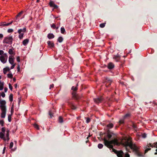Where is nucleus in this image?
Listing matches in <instances>:
<instances>
[{
  "label": "nucleus",
  "mask_w": 157,
  "mask_h": 157,
  "mask_svg": "<svg viewBox=\"0 0 157 157\" xmlns=\"http://www.w3.org/2000/svg\"><path fill=\"white\" fill-rule=\"evenodd\" d=\"M58 27H57V28H56V29H58Z\"/></svg>",
  "instance_id": "obj_62"
},
{
  "label": "nucleus",
  "mask_w": 157,
  "mask_h": 157,
  "mask_svg": "<svg viewBox=\"0 0 157 157\" xmlns=\"http://www.w3.org/2000/svg\"><path fill=\"white\" fill-rule=\"evenodd\" d=\"M9 130H7L6 131V136H5L4 133L2 132L0 133V137L3 139L5 140H9Z\"/></svg>",
  "instance_id": "obj_4"
},
{
  "label": "nucleus",
  "mask_w": 157,
  "mask_h": 157,
  "mask_svg": "<svg viewBox=\"0 0 157 157\" xmlns=\"http://www.w3.org/2000/svg\"><path fill=\"white\" fill-rule=\"evenodd\" d=\"M39 0H37V2H39Z\"/></svg>",
  "instance_id": "obj_57"
},
{
  "label": "nucleus",
  "mask_w": 157,
  "mask_h": 157,
  "mask_svg": "<svg viewBox=\"0 0 157 157\" xmlns=\"http://www.w3.org/2000/svg\"><path fill=\"white\" fill-rule=\"evenodd\" d=\"M103 147V145L102 144H99L98 145V147L100 149L102 148Z\"/></svg>",
  "instance_id": "obj_28"
},
{
  "label": "nucleus",
  "mask_w": 157,
  "mask_h": 157,
  "mask_svg": "<svg viewBox=\"0 0 157 157\" xmlns=\"http://www.w3.org/2000/svg\"><path fill=\"white\" fill-rule=\"evenodd\" d=\"M29 42V40L28 39H26L24 40L23 41V44L24 45H26Z\"/></svg>",
  "instance_id": "obj_17"
},
{
  "label": "nucleus",
  "mask_w": 157,
  "mask_h": 157,
  "mask_svg": "<svg viewBox=\"0 0 157 157\" xmlns=\"http://www.w3.org/2000/svg\"><path fill=\"white\" fill-rule=\"evenodd\" d=\"M1 94L0 93V97H1Z\"/></svg>",
  "instance_id": "obj_61"
},
{
  "label": "nucleus",
  "mask_w": 157,
  "mask_h": 157,
  "mask_svg": "<svg viewBox=\"0 0 157 157\" xmlns=\"http://www.w3.org/2000/svg\"><path fill=\"white\" fill-rule=\"evenodd\" d=\"M26 29L25 28L23 29H19L18 31V32L19 34V37L20 39H22L24 33L26 31Z\"/></svg>",
  "instance_id": "obj_8"
},
{
  "label": "nucleus",
  "mask_w": 157,
  "mask_h": 157,
  "mask_svg": "<svg viewBox=\"0 0 157 157\" xmlns=\"http://www.w3.org/2000/svg\"><path fill=\"white\" fill-rule=\"evenodd\" d=\"M157 147V142L154 143L152 145L151 144H149L147 146L145 147V153H147L149 150H150L151 149V148H150V147Z\"/></svg>",
  "instance_id": "obj_6"
},
{
  "label": "nucleus",
  "mask_w": 157,
  "mask_h": 157,
  "mask_svg": "<svg viewBox=\"0 0 157 157\" xmlns=\"http://www.w3.org/2000/svg\"><path fill=\"white\" fill-rule=\"evenodd\" d=\"M102 100V99L101 98L94 99V101L96 103H99L101 102Z\"/></svg>",
  "instance_id": "obj_12"
},
{
  "label": "nucleus",
  "mask_w": 157,
  "mask_h": 157,
  "mask_svg": "<svg viewBox=\"0 0 157 157\" xmlns=\"http://www.w3.org/2000/svg\"><path fill=\"white\" fill-rule=\"evenodd\" d=\"M59 122L60 123H62L63 122V119L61 117H60L59 119Z\"/></svg>",
  "instance_id": "obj_30"
},
{
  "label": "nucleus",
  "mask_w": 157,
  "mask_h": 157,
  "mask_svg": "<svg viewBox=\"0 0 157 157\" xmlns=\"http://www.w3.org/2000/svg\"><path fill=\"white\" fill-rule=\"evenodd\" d=\"M16 79L15 78H13V81H14V82L15 81H16Z\"/></svg>",
  "instance_id": "obj_54"
},
{
  "label": "nucleus",
  "mask_w": 157,
  "mask_h": 157,
  "mask_svg": "<svg viewBox=\"0 0 157 157\" xmlns=\"http://www.w3.org/2000/svg\"><path fill=\"white\" fill-rule=\"evenodd\" d=\"M17 87V84H15V88H16Z\"/></svg>",
  "instance_id": "obj_56"
},
{
  "label": "nucleus",
  "mask_w": 157,
  "mask_h": 157,
  "mask_svg": "<svg viewBox=\"0 0 157 157\" xmlns=\"http://www.w3.org/2000/svg\"><path fill=\"white\" fill-rule=\"evenodd\" d=\"M2 82H1L0 81V84H1V83H2Z\"/></svg>",
  "instance_id": "obj_60"
},
{
  "label": "nucleus",
  "mask_w": 157,
  "mask_h": 157,
  "mask_svg": "<svg viewBox=\"0 0 157 157\" xmlns=\"http://www.w3.org/2000/svg\"><path fill=\"white\" fill-rule=\"evenodd\" d=\"M114 67V65L113 64L111 63H109L108 65V68L109 69H111L113 68Z\"/></svg>",
  "instance_id": "obj_15"
},
{
  "label": "nucleus",
  "mask_w": 157,
  "mask_h": 157,
  "mask_svg": "<svg viewBox=\"0 0 157 157\" xmlns=\"http://www.w3.org/2000/svg\"><path fill=\"white\" fill-rule=\"evenodd\" d=\"M71 108L72 109H76V108L75 105H74L73 104H71Z\"/></svg>",
  "instance_id": "obj_29"
},
{
  "label": "nucleus",
  "mask_w": 157,
  "mask_h": 157,
  "mask_svg": "<svg viewBox=\"0 0 157 157\" xmlns=\"http://www.w3.org/2000/svg\"><path fill=\"white\" fill-rule=\"evenodd\" d=\"M121 144L125 147L127 151H129L128 149L130 148L134 151L138 156H143L139 151L138 147L135 144H133L132 143L130 138L126 137L123 139L121 140Z\"/></svg>",
  "instance_id": "obj_2"
},
{
  "label": "nucleus",
  "mask_w": 157,
  "mask_h": 157,
  "mask_svg": "<svg viewBox=\"0 0 157 157\" xmlns=\"http://www.w3.org/2000/svg\"><path fill=\"white\" fill-rule=\"evenodd\" d=\"M1 76H0V79L1 78Z\"/></svg>",
  "instance_id": "obj_59"
},
{
  "label": "nucleus",
  "mask_w": 157,
  "mask_h": 157,
  "mask_svg": "<svg viewBox=\"0 0 157 157\" xmlns=\"http://www.w3.org/2000/svg\"><path fill=\"white\" fill-rule=\"evenodd\" d=\"M54 87V85L52 84L50 85V89H51V88H53Z\"/></svg>",
  "instance_id": "obj_50"
},
{
  "label": "nucleus",
  "mask_w": 157,
  "mask_h": 157,
  "mask_svg": "<svg viewBox=\"0 0 157 157\" xmlns=\"http://www.w3.org/2000/svg\"><path fill=\"white\" fill-rule=\"evenodd\" d=\"M105 82L109 84V85H110L112 82V80L109 78H107Z\"/></svg>",
  "instance_id": "obj_19"
},
{
  "label": "nucleus",
  "mask_w": 157,
  "mask_h": 157,
  "mask_svg": "<svg viewBox=\"0 0 157 157\" xmlns=\"http://www.w3.org/2000/svg\"><path fill=\"white\" fill-rule=\"evenodd\" d=\"M61 32L62 33H64L65 32V29L63 27H61Z\"/></svg>",
  "instance_id": "obj_24"
},
{
  "label": "nucleus",
  "mask_w": 157,
  "mask_h": 157,
  "mask_svg": "<svg viewBox=\"0 0 157 157\" xmlns=\"http://www.w3.org/2000/svg\"><path fill=\"white\" fill-rule=\"evenodd\" d=\"M4 121L3 120H0V125H1L2 126H3L4 125Z\"/></svg>",
  "instance_id": "obj_32"
},
{
  "label": "nucleus",
  "mask_w": 157,
  "mask_h": 157,
  "mask_svg": "<svg viewBox=\"0 0 157 157\" xmlns=\"http://www.w3.org/2000/svg\"><path fill=\"white\" fill-rule=\"evenodd\" d=\"M7 88H5L4 89V91L5 92H6L7 91Z\"/></svg>",
  "instance_id": "obj_52"
},
{
  "label": "nucleus",
  "mask_w": 157,
  "mask_h": 157,
  "mask_svg": "<svg viewBox=\"0 0 157 157\" xmlns=\"http://www.w3.org/2000/svg\"><path fill=\"white\" fill-rule=\"evenodd\" d=\"M129 116V114H127L124 116L123 119H120L119 121V123H120V124H121L123 123L124 122V119L126 117L128 116Z\"/></svg>",
  "instance_id": "obj_11"
},
{
  "label": "nucleus",
  "mask_w": 157,
  "mask_h": 157,
  "mask_svg": "<svg viewBox=\"0 0 157 157\" xmlns=\"http://www.w3.org/2000/svg\"><path fill=\"white\" fill-rule=\"evenodd\" d=\"M7 76L8 78H13V75L11 73L8 74H7Z\"/></svg>",
  "instance_id": "obj_25"
},
{
  "label": "nucleus",
  "mask_w": 157,
  "mask_h": 157,
  "mask_svg": "<svg viewBox=\"0 0 157 157\" xmlns=\"http://www.w3.org/2000/svg\"><path fill=\"white\" fill-rule=\"evenodd\" d=\"M3 85H4V83L2 82V83H1L0 84V90H2L3 89Z\"/></svg>",
  "instance_id": "obj_22"
},
{
  "label": "nucleus",
  "mask_w": 157,
  "mask_h": 157,
  "mask_svg": "<svg viewBox=\"0 0 157 157\" xmlns=\"http://www.w3.org/2000/svg\"><path fill=\"white\" fill-rule=\"evenodd\" d=\"M0 107L1 110V117L4 118L6 113V102L4 100H0Z\"/></svg>",
  "instance_id": "obj_3"
},
{
  "label": "nucleus",
  "mask_w": 157,
  "mask_h": 157,
  "mask_svg": "<svg viewBox=\"0 0 157 157\" xmlns=\"http://www.w3.org/2000/svg\"><path fill=\"white\" fill-rule=\"evenodd\" d=\"M13 38L12 36H9L5 37L3 40V43L7 44H11L12 43Z\"/></svg>",
  "instance_id": "obj_5"
},
{
  "label": "nucleus",
  "mask_w": 157,
  "mask_h": 157,
  "mask_svg": "<svg viewBox=\"0 0 157 157\" xmlns=\"http://www.w3.org/2000/svg\"><path fill=\"white\" fill-rule=\"evenodd\" d=\"M10 100L12 101L13 100V96L12 94H10L9 96Z\"/></svg>",
  "instance_id": "obj_35"
},
{
  "label": "nucleus",
  "mask_w": 157,
  "mask_h": 157,
  "mask_svg": "<svg viewBox=\"0 0 157 157\" xmlns=\"http://www.w3.org/2000/svg\"><path fill=\"white\" fill-rule=\"evenodd\" d=\"M17 62H20V58L19 56H17Z\"/></svg>",
  "instance_id": "obj_45"
},
{
  "label": "nucleus",
  "mask_w": 157,
  "mask_h": 157,
  "mask_svg": "<svg viewBox=\"0 0 157 157\" xmlns=\"http://www.w3.org/2000/svg\"><path fill=\"white\" fill-rule=\"evenodd\" d=\"M11 116L10 115H9L8 116V120L9 122H10L11 121Z\"/></svg>",
  "instance_id": "obj_36"
},
{
  "label": "nucleus",
  "mask_w": 157,
  "mask_h": 157,
  "mask_svg": "<svg viewBox=\"0 0 157 157\" xmlns=\"http://www.w3.org/2000/svg\"><path fill=\"white\" fill-rule=\"evenodd\" d=\"M2 132L3 133H5V130L4 128H2Z\"/></svg>",
  "instance_id": "obj_44"
},
{
  "label": "nucleus",
  "mask_w": 157,
  "mask_h": 157,
  "mask_svg": "<svg viewBox=\"0 0 157 157\" xmlns=\"http://www.w3.org/2000/svg\"><path fill=\"white\" fill-rule=\"evenodd\" d=\"M90 121V119L89 118H87L86 120V122L88 123Z\"/></svg>",
  "instance_id": "obj_46"
},
{
  "label": "nucleus",
  "mask_w": 157,
  "mask_h": 157,
  "mask_svg": "<svg viewBox=\"0 0 157 157\" xmlns=\"http://www.w3.org/2000/svg\"><path fill=\"white\" fill-rule=\"evenodd\" d=\"M13 112V107H12L11 108V112L12 114Z\"/></svg>",
  "instance_id": "obj_47"
},
{
  "label": "nucleus",
  "mask_w": 157,
  "mask_h": 157,
  "mask_svg": "<svg viewBox=\"0 0 157 157\" xmlns=\"http://www.w3.org/2000/svg\"><path fill=\"white\" fill-rule=\"evenodd\" d=\"M9 88L11 90H12L13 89V87L11 85L10 83H9Z\"/></svg>",
  "instance_id": "obj_41"
},
{
  "label": "nucleus",
  "mask_w": 157,
  "mask_h": 157,
  "mask_svg": "<svg viewBox=\"0 0 157 157\" xmlns=\"http://www.w3.org/2000/svg\"><path fill=\"white\" fill-rule=\"evenodd\" d=\"M111 137V135L108 134L107 135V137L104 138V142L105 145L108 147L112 149V151L117 154L118 157H130L129 155L128 154H126L124 155L122 151H117L113 148V144L119 145L121 144L118 142L117 140L116 139H115L112 140H109V139Z\"/></svg>",
  "instance_id": "obj_1"
},
{
  "label": "nucleus",
  "mask_w": 157,
  "mask_h": 157,
  "mask_svg": "<svg viewBox=\"0 0 157 157\" xmlns=\"http://www.w3.org/2000/svg\"><path fill=\"white\" fill-rule=\"evenodd\" d=\"M156 152H155V154H157V149H156Z\"/></svg>",
  "instance_id": "obj_55"
},
{
  "label": "nucleus",
  "mask_w": 157,
  "mask_h": 157,
  "mask_svg": "<svg viewBox=\"0 0 157 157\" xmlns=\"http://www.w3.org/2000/svg\"><path fill=\"white\" fill-rule=\"evenodd\" d=\"M20 70V66H19V65H18V67H17V70L19 71Z\"/></svg>",
  "instance_id": "obj_53"
},
{
  "label": "nucleus",
  "mask_w": 157,
  "mask_h": 157,
  "mask_svg": "<svg viewBox=\"0 0 157 157\" xmlns=\"http://www.w3.org/2000/svg\"><path fill=\"white\" fill-rule=\"evenodd\" d=\"M13 142H11L10 145V148H11L13 147Z\"/></svg>",
  "instance_id": "obj_38"
},
{
  "label": "nucleus",
  "mask_w": 157,
  "mask_h": 157,
  "mask_svg": "<svg viewBox=\"0 0 157 157\" xmlns=\"http://www.w3.org/2000/svg\"><path fill=\"white\" fill-rule=\"evenodd\" d=\"M63 40V38L61 37H59L58 39V41L59 42H61Z\"/></svg>",
  "instance_id": "obj_26"
},
{
  "label": "nucleus",
  "mask_w": 157,
  "mask_h": 157,
  "mask_svg": "<svg viewBox=\"0 0 157 157\" xmlns=\"http://www.w3.org/2000/svg\"><path fill=\"white\" fill-rule=\"evenodd\" d=\"M3 35L2 34H0V40L2 39V38L3 37Z\"/></svg>",
  "instance_id": "obj_48"
},
{
  "label": "nucleus",
  "mask_w": 157,
  "mask_h": 157,
  "mask_svg": "<svg viewBox=\"0 0 157 157\" xmlns=\"http://www.w3.org/2000/svg\"><path fill=\"white\" fill-rule=\"evenodd\" d=\"M142 136L143 138H145L146 137V135L145 133H144L142 134Z\"/></svg>",
  "instance_id": "obj_42"
},
{
  "label": "nucleus",
  "mask_w": 157,
  "mask_h": 157,
  "mask_svg": "<svg viewBox=\"0 0 157 157\" xmlns=\"http://www.w3.org/2000/svg\"><path fill=\"white\" fill-rule=\"evenodd\" d=\"M23 13V12L22 11L18 13V14L16 17V20L17 19V17H20L21 14Z\"/></svg>",
  "instance_id": "obj_27"
},
{
  "label": "nucleus",
  "mask_w": 157,
  "mask_h": 157,
  "mask_svg": "<svg viewBox=\"0 0 157 157\" xmlns=\"http://www.w3.org/2000/svg\"><path fill=\"white\" fill-rule=\"evenodd\" d=\"M33 125H34V127L35 128H36L37 129H39V127H38V125H37V124H34Z\"/></svg>",
  "instance_id": "obj_31"
},
{
  "label": "nucleus",
  "mask_w": 157,
  "mask_h": 157,
  "mask_svg": "<svg viewBox=\"0 0 157 157\" xmlns=\"http://www.w3.org/2000/svg\"><path fill=\"white\" fill-rule=\"evenodd\" d=\"M13 21H12L11 22L6 24H3L2 25H0V26H7L10 25H11L12 24V23H13Z\"/></svg>",
  "instance_id": "obj_21"
},
{
  "label": "nucleus",
  "mask_w": 157,
  "mask_h": 157,
  "mask_svg": "<svg viewBox=\"0 0 157 157\" xmlns=\"http://www.w3.org/2000/svg\"><path fill=\"white\" fill-rule=\"evenodd\" d=\"M8 58V56L6 53H4L3 56H0V60L3 63H6Z\"/></svg>",
  "instance_id": "obj_7"
},
{
  "label": "nucleus",
  "mask_w": 157,
  "mask_h": 157,
  "mask_svg": "<svg viewBox=\"0 0 157 157\" xmlns=\"http://www.w3.org/2000/svg\"><path fill=\"white\" fill-rule=\"evenodd\" d=\"M8 52L9 54L10 55H12L13 53V50L12 49H9Z\"/></svg>",
  "instance_id": "obj_23"
},
{
  "label": "nucleus",
  "mask_w": 157,
  "mask_h": 157,
  "mask_svg": "<svg viewBox=\"0 0 157 157\" xmlns=\"http://www.w3.org/2000/svg\"><path fill=\"white\" fill-rule=\"evenodd\" d=\"M51 27H52L53 28H56V26L54 24H53L52 25H51Z\"/></svg>",
  "instance_id": "obj_49"
},
{
  "label": "nucleus",
  "mask_w": 157,
  "mask_h": 157,
  "mask_svg": "<svg viewBox=\"0 0 157 157\" xmlns=\"http://www.w3.org/2000/svg\"><path fill=\"white\" fill-rule=\"evenodd\" d=\"M9 63L12 65L10 67L11 69H13L15 67L16 64L14 63V59L12 56H9Z\"/></svg>",
  "instance_id": "obj_9"
},
{
  "label": "nucleus",
  "mask_w": 157,
  "mask_h": 157,
  "mask_svg": "<svg viewBox=\"0 0 157 157\" xmlns=\"http://www.w3.org/2000/svg\"><path fill=\"white\" fill-rule=\"evenodd\" d=\"M48 44L50 47H53L54 46V43L52 41H48L47 42Z\"/></svg>",
  "instance_id": "obj_13"
},
{
  "label": "nucleus",
  "mask_w": 157,
  "mask_h": 157,
  "mask_svg": "<svg viewBox=\"0 0 157 157\" xmlns=\"http://www.w3.org/2000/svg\"><path fill=\"white\" fill-rule=\"evenodd\" d=\"M90 136L89 135V136H88V137L87 138V139H88V138L89 137H90Z\"/></svg>",
  "instance_id": "obj_58"
},
{
  "label": "nucleus",
  "mask_w": 157,
  "mask_h": 157,
  "mask_svg": "<svg viewBox=\"0 0 157 157\" xmlns=\"http://www.w3.org/2000/svg\"><path fill=\"white\" fill-rule=\"evenodd\" d=\"M105 23H102L100 24V26L101 28H103L105 26Z\"/></svg>",
  "instance_id": "obj_33"
},
{
  "label": "nucleus",
  "mask_w": 157,
  "mask_h": 157,
  "mask_svg": "<svg viewBox=\"0 0 157 157\" xmlns=\"http://www.w3.org/2000/svg\"><path fill=\"white\" fill-rule=\"evenodd\" d=\"M49 4L50 6L53 7L54 9H56L58 7V6L56 5H55L54 2L52 1H51L49 2Z\"/></svg>",
  "instance_id": "obj_10"
},
{
  "label": "nucleus",
  "mask_w": 157,
  "mask_h": 157,
  "mask_svg": "<svg viewBox=\"0 0 157 157\" xmlns=\"http://www.w3.org/2000/svg\"><path fill=\"white\" fill-rule=\"evenodd\" d=\"M71 89L74 91H75L77 90V87H75L74 86H73L71 88Z\"/></svg>",
  "instance_id": "obj_34"
},
{
  "label": "nucleus",
  "mask_w": 157,
  "mask_h": 157,
  "mask_svg": "<svg viewBox=\"0 0 157 157\" xmlns=\"http://www.w3.org/2000/svg\"><path fill=\"white\" fill-rule=\"evenodd\" d=\"M1 95L3 98H4L5 96V94L4 92L2 93L1 94Z\"/></svg>",
  "instance_id": "obj_43"
},
{
  "label": "nucleus",
  "mask_w": 157,
  "mask_h": 157,
  "mask_svg": "<svg viewBox=\"0 0 157 157\" xmlns=\"http://www.w3.org/2000/svg\"><path fill=\"white\" fill-rule=\"evenodd\" d=\"M4 54V51L3 50H0V55H1V56H3V54Z\"/></svg>",
  "instance_id": "obj_39"
},
{
  "label": "nucleus",
  "mask_w": 157,
  "mask_h": 157,
  "mask_svg": "<svg viewBox=\"0 0 157 157\" xmlns=\"http://www.w3.org/2000/svg\"><path fill=\"white\" fill-rule=\"evenodd\" d=\"M6 147H4V148H3V154L4 153L5 151V150H6Z\"/></svg>",
  "instance_id": "obj_51"
},
{
  "label": "nucleus",
  "mask_w": 157,
  "mask_h": 157,
  "mask_svg": "<svg viewBox=\"0 0 157 157\" xmlns=\"http://www.w3.org/2000/svg\"><path fill=\"white\" fill-rule=\"evenodd\" d=\"M113 125L112 123L109 124L107 125V127L108 129L112 128L113 127Z\"/></svg>",
  "instance_id": "obj_20"
},
{
  "label": "nucleus",
  "mask_w": 157,
  "mask_h": 157,
  "mask_svg": "<svg viewBox=\"0 0 157 157\" xmlns=\"http://www.w3.org/2000/svg\"><path fill=\"white\" fill-rule=\"evenodd\" d=\"M49 113L51 117H52L53 116L52 113V111H49Z\"/></svg>",
  "instance_id": "obj_40"
},
{
  "label": "nucleus",
  "mask_w": 157,
  "mask_h": 157,
  "mask_svg": "<svg viewBox=\"0 0 157 157\" xmlns=\"http://www.w3.org/2000/svg\"><path fill=\"white\" fill-rule=\"evenodd\" d=\"M54 36L52 33H50L48 35V37L49 39L53 38L54 37Z\"/></svg>",
  "instance_id": "obj_18"
},
{
  "label": "nucleus",
  "mask_w": 157,
  "mask_h": 157,
  "mask_svg": "<svg viewBox=\"0 0 157 157\" xmlns=\"http://www.w3.org/2000/svg\"><path fill=\"white\" fill-rule=\"evenodd\" d=\"M73 97H74L75 98H76V99H78L79 98V97L77 94H76L75 92H74L73 93Z\"/></svg>",
  "instance_id": "obj_16"
},
{
  "label": "nucleus",
  "mask_w": 157,
  "mask_h": 157,
  "mask_svg": "<svg viewBox=\"0 0 157 157\" xmlns=\"http://www.w3.org/2000/svg\"><path fill=\"white\" fill-rule=\"evenodd\" d=\"M10 69L9 67H6L3 69V73L4 74H6L7 72L10 71Z\"/></svg>",
  "instance_id": "obj_14"
},
{
  "label": "nucleus",
  "mask_w": 157,
  "mask_h": 157,
  "mask_svg": "<svg viewBox=\"0 0 157 157\" xmlns=\"http://www.w3.org/2000/svg\"><path fill=\"white\" fill-rule=\"evenodd\" d=\"M13 31V30L12 29H10L8 30L7 32L8 33H12Z\"/></svg>",
  "instance_id": "obj_37"
}]
</instances>
